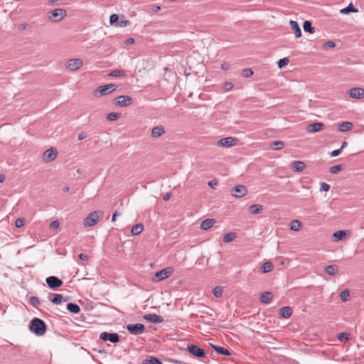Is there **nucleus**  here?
I'll return each instance as SVG.
<instances>
[{
    "mask_svg": "<svg viewBox=\"0 0 364 364\" xmlns=\"http://www.w3.org/2000/svg\"><path fill=\"white\" fill-rule=\"evenodd\" d=\"M30 331L37 336H41L45 334L47 330L46 323L41 318H33L29 324Z\"/></svg>",
    "mask_w": 364,
    "mask_h": 364,
    "instance_id": "f257e3e1",
    "label": "nucleus"
},
{
    "mask_svg": "<svg viewBox=\"0 0 364 364\" xmlns=\"http://www.w3.org/2000/svg\"><path fill=\"white\" fill-rule=\"evenodd\" d=\"M103 216V212L102 210H95L90 213L83 221L85 227H92L96 225L100 218Z\"/></svg>",
    "mask_w": 364,
    "mask_h": 364,
    "instance_id": "f03ea898",
    "label": "nucleus"
},
{
    "mask_svg": "<svg viewBox=\"0 0 364 364\" xmlns=\"http://www.w3.org/2000/svg\"><path fill=\"white\" fill-rule=\"evenodd\" d=\"M117 88V85L115 84H107L102 86H100L97 87L93 92V95L95 97H101L104 95H109L114 92Z\"/></svg>",
    "mask_w": 364,
    "mask_h": 364,
    "instance_id": "7ed1b4c3",
    "label": "nucleus"
},
{
    "mask_svg": "<svg viewBox=\"0 0 364 364\" xmlns=\"http://www.w3.org/2000/svg\"><path fill=\"white\" fill-rule=\"evenodd\" d=\"M67 11L63 9H55L48 14V19L52 22H59L65 17Z\"/></svg>",
    "mask_w": 364,
    "mask_h": 364,
    "instance_id": "20e7f679",
    "label": "nucleus"
},
{
    "mask_svg": "<svg viewBox=\"0 0 364 364\" xmlns=\"http://www.w3.org/2000/svg\"><path fill=\"white\" fill-rule=\"evenodd\" d=\"M133 99L127 95H120L114 100V104L124 107H127L132 103Z\"/></svg>",
    "mask_w": 364,
    "mask_h": 364,
    "instance_id": "39448f33",
    "label": "nucleus"
},
{
    "mask_svg": "<svg viewBox=\"0 0 364 364\" xmlns=\"http://www.w3.org/2000/svg\"><path fill=\"white\" fill-rule=\"evenodd\" d=\"M83 62L80 58L70 59L66 63V68L70 71H75L82 66Z\"/></svg>",
    "mask_w": 364,
    "mask_h": 364,
    "instance_id": "423d86ee",
    "label": "nucleus"
},
{
    "mask_svg": "<svg viewBox=\"0 0 364 364\" xmlns=\"http://www.w3.org/2000/svg\"><path fill=\"white\" fill-rule=\"evenodd\" d=\"M127 329L129 333L133 335H140L144 333L145 327L141 323L129 324Z\"/></svg>",
    "mask_w": 364,
    "mask_h": 364,
    "instance_id": "0eeeda50",
    "label": "nucleus"
},
{
    "mask_svg": "<svg viewBox=\"0 0 364 364\" xmlns=\"http://www.w3.org/2000/svg\"><path fill=\"white\" fill-rule=\"evenodd\" d=\"M100 338L104 341H109L112 343L119 341V336L117 333L102 332L100 334Z\"/></svg>",
    "mask_w": 364,
    "mask_h": 364,
    "instance_id": "6e6552de",
    "label": "nucleus"
},
{
    "mask_svg": "<svg viewBox=\"0 0 364 364\" xmlns=\"http://www.w3.org/2000/svg\"><path fill=\"white\" fill-rule=\"evenodd\" d=\"M58 156V152L54 148L47 149L43 155V160L46 163L54 161Z\"/></svg>",
    "mask_w": 364,
    "mask_h": 364,
    "instance_id": "1a4fd4ad",
    "label": "nucleus"
},
{
    "mask_svg": "<svg viewBox=\"0 0 364 364\" xmlns=\"http://www.w3.org/2000/svg\"><path fill=\"white\" fill-rule=\"evenodd\" d=\"M46 284L52 289H56L63 285V281L55 276H50L46 278Z\"/></svg>",
    "mask_w": 364,
    "mask_h": 364,
    "instance_id": "9d476101",
    "label": "nucleus"
},
{
    "mask_svg": "<svg viewBox=\"0 0 364 364\" xmlns=\"http://www.w3.org/2000/svg\"><path fill=\"white\" fill-rule=\"evenodd\" d=\"M247 193V190L245 186L239 185L233 187L231 190V195L235 198L245 196Z\"/></svg>",
    "mask_w": 364,
    "mask_h": 364,
    "instance_id": "9b49d317",
    "label": "nucleus"
},
{
    "mask_svg": "<svg viewBox=\"0 0 364 364\" xmlns=\"http://www.w3.org/2000/svg\"><path fill=\"white\" fill-rule=\"evenodd\" d=\"M188 350L190 353L197 358H203L205 356V351L203 349L199 348L198 346L191 344L188 346Z\"/></svg>",
    "mask_w": 364,
    "mask_h": 364,
    "instance_id": "f8f14e48",
    "label": "nucleus"
},
{
    "mask_svg": "<svg viewBox=\"0 0 364 364\" xmlns=\"http://www.w3.org/2000/svg\"><path fill=\"white\" fill-rule=\"evenodd\" d=\"M237 139L234 137L228 136L219 140L217 143L218 146L221 147H231L235 144Z\"/></svg>",
    "mask_w": 364,
    "mask_h": 364,
    "instance_id": "ddd939ff",
    "label": "nucleus"
},
{
    "mask_svg": "<svg viewBox=\"0 0 364 364\" xmlns=\"http://www.w3.org/2000/svg\"><path fill=\"white\" fill-rule=\"evenodd\" d=\"M349 95L352 98L360 99L364 97V89L361 87H353L349 90Z\"/></svg>",
    "mask_w": 364,
    "mask_h": 364,
    "instance_id": "4468645a",
    "label": "nucleus"
},
{
    "mask_svg": "<svg viewBox=\"0 0 364 364\" xmlns=\"http://www.w3.org/2000/svg\"><path fill=\"white\" fill-rule=\"evenodd\" d=\"M144 318L147 321L153 323H159L164 321L163 317L155 314H148L144 316Z\"/></svg>",
    "mask_w": 364,
    "mask_h": 364,
    "instance_id": "2eb2a0df",
    "label": "nucleus"
},
{
    "mask_svg": "<svg viewBox=\"0 0 364 364\" xmlns=\"http://www.w3.org/2000/svg\"><path fill=\"white\" fill-rule=\"evenodd\" d=\"M325 125L322 122H315L308 125L307 132L309 133H314L322 130Z\"/></svg>",
    "mask_w": 364,
    "mask_h": 364,
    "instance_id": "dca6fc26",
    "label": "nucleus"
},
{
    "mask_svg": "<svg viewBox=\"0 0 364 364\" xmlns=\"http://www.w3.org/2000/svg\"><path fill=\"white\" fill-rule=\"evenodd\" d=\"M165 133V129L162 125L154 127L151 129V136L157 138L161 136Z\"/></svg>",
    "mask_w": 364,
    "mask_h": 364,
    "instance_id": "f3484780",
    "label": "nucleus"
},
{
    "mask_svg": "<svg viewBox=\"0 0 364 364\" xmlns=\"http://www.w3.org/2000/svg\"><path fill=\"white\" fill-rule=\"evenodd\" d=\"M171 274V271L168 269H164L155 273L156 281H161L166 279Z\"/></svg>",
    "mask_w": 364,
    "mask_h": 364,
    "instance_id": "a211bd4d",
    "label": "nucleus"
},
{
    "mask_svg": "<svg viewBox=\"0 0 364 364\" xmlns=\"http://www.w3.org/2000/svg\"><path fill=\"white\" fill-rule=\"evenodd\" d=\"M48 299L53 304L58 305L61 304L63 300V296L60 294L50 293L48 296Z\"/></svg>",
    "mask_w": 364,
    "mask_h": 364,
    "instance_id": "6ab92c4d",
    "label": "nucleus"
},
{
    "mask_svg": "<svg viewBox=\"0 0 364 364\" xmlns=\"http://www.w3.org/2000/svg\"><path fill=\"white\" fill-rule=\"evenodd\" d=\"M215 220L213 218H208L202 221L200 228L201 230H207L213 226Z\"/></svg>",
    "mask_w": 364,
    "mask_h": 364,
    "instance_id": "aec40b11",
    "label": "nucleus"
},
{
    "mask_svg": "<svg viewBox=\"0 0 364 364\" xmlns=\"http://www.w3.org/2000/svg\"><path fill=\"white\" fill-rule=\"evenodd\" d=\"M291 29L294 31L295 33L296 38H300L301 36V30L298 24V23L295 21L291 20L289 22Z\"/></svg>",
    "mask_w": 364,
    "mask_h": 364,
    "instance_id": "412c9836",
    "label": "nucleus"
},
{
    "mask_svg": "<svg viewBox=\"0 0 364 364\" xmlns=\"http://www.w3.org/2000/svg\"><path fill=\"white\" fill-rule=\"evenodd\" d=\"M306 167L305 164L301 161H296L292 163L291 168L295 172L302 171Z\"/></svg>",
    "mask_w": 364,
    "mask_h": 364,
    "instance_id": "4be33fe9",
    "label": "nucleus"
},
{
    "mask_svg": "<svg viewBox=\"0 0 364 364\" xmlns=\"http://www.w3.org/2000/svg\"><path fill=\"white\" fill-rule=\"evenodd\" d=\"M273 299L272 294L271 292L265 291L262 293L260 296V301L264 304H269Z\"/></svg>",
    "mask_w": 364,
    "mask_h": 364,
    "instance_id": "5701e85b",
    "label": "nucleus"
},
{
    "mask_svg": "<svg viewBox=\"0 0 364 364\" xmlns=\"http://www.w3.org/2000/svg\"><path fill=\"white\" fill-rule=\"evenodd\" d=\"M353 124L350 122H343L338 125V130L341 132L351 130Z\"/></svg>",
    "mask_w": 364,
    "mask_h": 364,
    "instance_id": "b1692460",
    "label": "nucleus"
},
{
    "mask_svg": "<svg viewBox=\"0 0 364 364\" xmlns=\"http://www.w3.org/2000/svg\"><path fill=\"white\" fill-rule=\"evenodd\" d=\"M325 272L331 276L336 275L338 272V267L337 265L332 264L325 267Z\"/></svg>",
    "mask_w": 364,
    "mask_h": 364,
    "instance_id": "393cba45",
    "label": "nucleus"
},
{
    "mask_svg": "<svg viewBox=\"0 0 364 364\" xmlns=\"http://www.w3.org/2000/svg\"><path fill=\"white\" fill-rule=\"evenodd\" d=\"M280 315L284 318H288L292 314V309L289 306H284L279 310Z\"/></svg>",
    "mask_w": 364,
    "mask_h": 364,
    "instance_id": "a878e982",
    "label": "nucleus"
},
{
    "mask_svg": "<svg viewBox=\"0 0 364 364\" xmlns=\"http://www.w3.org/2000/svg\"><path fill=\"white\" fill-rule=\"evenodd\" d=\"M142 364H163L162 362L156 357L147 356L143 361Z\"/></svg>",
    "mask_w": 364,
    "mask_h": 364,
    "instance_id": "bb28decb",
    "label": "nucleus"
},
{
    "mask_svg": "<svg viewBox=\"0 0 364 364\" xmlns=\"http://www.w3.org/2000/svg\"><path fill=\"white\" fill-rule=\"evenodd\" d=\"M211 346L217 353H218L221 355H228V356L231 355L230 352L225 348H223V347L218 346H215V345H213V344H211Z\"/></svg>",
    "mask_w": 364,
    "mask_h": 364,
    "instance_id": "cd10ccee",
    "label": "nucleus"
},
{
    "mask_svg": "<svg viewBox=\"0 0 364 364\" xmlns=\"http://www.w3.org/2000/svg\"><path fill=\"white\" fill-rule=\"evenodd\" d=\"M67 309L73 314H78L80 311V307L74 303H68L67 304Z\"/></svg>",
    "mask_w": 364,
    "mask_h": 364,
    "instance_id": "c85d7f7f",
    "label": "nucleus"
},
{
    "mask_svg": "<svg viewBox=\"0 0 364 364\" xmlns=\"http://www.w3.org/2000/svg\"><path fill=\"white\" fill-rule=\"evenodd\" d=\"M263 210V206L260 204H253L250 206L249 211L252 214H257L262 212Z\"/></svg>",
    "mask_w": 364,
    "mask_h": 364,
    "instance_id": "c756f323",
    "label": "nucleus"
},
{
    "mask_svg": "<svg viewBox=\"0 0 364 364\" xmlns=\"http://www.w3.org/2000/svg\"><path fill=\"white\" fill-rule=\"evenodd\" d=\"M108 75L112 77H126L127 72L124 70H113L109 73Z\"/></svg>",
    "mask_w": 364,
    "mask_h": 364,
    "instance_id": "7c9ffc66",
    "label": "nucleus"
},
{
    "mask_svg": "<svg viewBox=\"0 0 364 364\" xmlns=\"http://www.w3.org/2000/svg\"><path fill=\"white\" fill-rule=\"evenodd\" d=\"M144 229V225L142 223H138L135 225H134L132 228V235H138L139 234H140L142 230Z\"/></svg>",
    "mask_w": 364,
    "mask_h": 364,
    "instance_id": "2f4dec72",
    "label": "nucleus"
},
{
    "mask_svg": "<svg viewBox=\"0 0 364 364\" xmlns=\"http://www.w3.org/2000/svg\"><path fill=\"white\" fill-rule=\"evenodd\" d=\"M284 146V143L282 141H275L270 144L269 148L273 150H280Z\"/></svg>",
    "mask_w": 364,
    "mask_h": 364,
    "instance_id": "473e14b6",
    "label": "nucleus"
},
{
    "mask_svg": "<svg viewBox=\"0 0 364 364\" xmlns=\"http://www.w3.org/2000/svg\"><path fill=\"white\" fill-rule=\"evenodd\" d=\"M273 269V264L271 262H264L261 267V271L263 273L271 272Z\"/></svg>",
    "mask_w": 364,
    "mask_h": 364,
    "instance_id": "72a5a7b5",
    "label": "nucleus"
},
{
    "mask_svg": "<svg viewBox=\"0 0 364 364\" xmlns=\"http://www.w3.org/2000/svg\"><path fill=\"white\" fill-rule=\"evenodd\" d=\"M302 226V223L298 220H294L290 224V229L294 231H299Z\"/></svg>",
    "mask_w": 364,
    "mask_h": 364,
    "instance_id": "f704fd0d",
    "label": "nucleus"
},
{
    "mask_svg": "<svg viewBox=\"0 0 364 364\" xmlns=\"http://www.w3.org/2000/svg\"><path fill=\"white\" fill-rule=\"evenodd\" d=\"M304 31L313 33L315 31L314 27H312L311 22L309 21H305L303 25Z\"/></svg>",
    "mask_w": 364,
    "mask_h": 364,
    "instance_id": "c9c22d12",
    "label": "nucleus"
},
{
    "mask_svg": "<svg viewBox=\"0 0 364 364\" xmlns=\"http://www.w3.org/2000/svg\"><path fill=\"white\" fill-rule=\"evenodd\" d=\"M236 236L237 235L235 232H228L223 236V240L224 242L228 243L233 241L236 238Z\"/></svg>",
    "mask_w": 364,
    "mask_h": 364,
    "instance_id": "e433bc0d",
    "label": "nucleus"
},
{
    "mask_svg": "<svg viewBox=\"0 0 364 364\" xmlns=\"http://www.w3.org/2000/svg\"><path fill=\"white\" fill-rule=\"evenodd\" d=\"M346 232L345 230H338L333 233V237L335 240V241H340L341 240L344 236H346Z\"/></svg>",
    "mask_w": 364,
    "mask_h": 364,
    "instance_id": "4c0bfd02",
    "label": "nucleus"
},
{
    "mask_svg": "<svg viewBox=\"0 0 364 364\" xmlns=\"http://www.w3.org/2000/svg\"><path fill=\"white\" fill-rule=\"evenodd\" d=\"M358 9H355L352 4H350L347 7L341 9L340 12L343 14H348L350 12H357Z\"/></svg>",
    "mask_w": 364,
    "mask_h": 364,
    "instance_id": "58836bf2",
    "label": "nucleus"
},
{
    "mask_svg": "<svg viewBox=\"0 0 364 364\" xmlns=\"http://www.w3.org/2000/svg\"><path fill=\"white\" fill-rule=\"evenodd\" d=\"M121 114L117 112H110L107 114L106 119L109 121H115L120 117Z\"/></svg>",
    "mask_w": 364,
    "mask_h": 364,
    "instance_id": "ea45409f",
    "label": "nucleus"
},
{
    "mask_svg": "<svg viewBox=\"0 0 364 364\" xmlns=\"http://www.w3.org/2000/svg\"><path fill=\"white\" fill-rule=\"evenodd\" d=\"M223 288L220 286H218L213 289V294L217 298L221 297L223 296Z\"/></svg>",
    "mask_w": 364,
    "mask_h": 364,
    "instance_id": "a19ab883",
    "label": "nucleus"
},
{
    "mask_svg": "<svg viewBox=\"0 0 364 364\" xmlns=\"http://www.w3.org/2000/svg\"><path fill=\"white\" fill-rule=\"evenodd\" d=\"M350 296V293L348 289H344L340 293L341 300L343 302L347 301Z\"/></svg>",
    "mask_w": 364,
    "mask_h": 364,
    "instance_id": "79ce46f5",
    "label": "nucleus"
},
{
    "mask_svg": "<svg viewBox=\"0 0 364 364\" xmlns=\"http://www.w3.org/2000/svg\"><path fill=\"white\" fill-rule=\"evenodd\" d=\"M338 339L341 341H347L349 340L350 334L347 333H340L338 334Z\"/></svg>",
    "mask_w": 364,
    "mask_h": 364,
    "instance_id": "37998d69",
    "label": "nucleus"
},
{
    "mask_svg": "<svg viewBox=\"0 0 364 364\" xmlns=\"http://www.w3.org/2000/svg\"><path fill=\"white\" fill-rule=\"evenodd\" d=\"M29 303L33 306L36 307V306H38L41 304V301H40V300H39V299L38 297H36V296H31L29 299Z\"/></svg>",
    "mask_w": 364,
    "mask_h": 364,
    "instance_id": "c03bdc74",
    "label": "nucleus"
},
{
    "mask_svg": "<svg viewBox=\"0 0 364 364\" xmlns=\"http://www.w3.org/2000/svg\"><path fill=\"white\" fill-rule=\"evenodd\" d=\"M343 168V166L342 165H336V166H333L330 168V172L332 173V174H336L337 173H338L340 171H341Z\"/></svg>",
    "mask_w": 364,
    "mask_h": 364,
    "instance_id": "a18cd8bd",
    "label": "nucleus"
},
{
    "mask_svg": "<svg viewBox=\"0 0 364 364\" xmlns=\"http://www.w3.org/2000/svg\"><path fill=\"white\" fill-rule=\"evenodd\" d=\"M289 58H282V59H280V60L278 61V63H277V64H278V67H279V68H283L284 66L287 65L289 63Z\"/></svg>",
    "mask_w": 364,
    "mask_h": 364,
    "instance_id": "49530a36",
    "label": "nucleus"
},
{
    "mask_svg": "<svg viewBox=\"0 0 364 364\" xmlns=\"http://www.w3.org/2000/svg\"><path fill=\"white\" fill-rule=\"evenodd\" d=\"M242 76L245 77H249L253 75V71L250 68H245L242 70Z\"/></svg>",
    "mask_w": 364,
    "mask_h": 364,
    "instance_id": "de8ad7c7",
    "label": "nucleus"
},
{
    "mask_svg": "<svg viewBox=\"0 0 364 364\" xmlns=\"http://www.w3.org/2000/svg\"><path fill=\"white\" fill-rule=\"evenodd\" d=\"M330 190V185L325 182H321L320 183V191L323 192H327Z\"/></svg>",
    "mask_w": 364,
    "mask_h": 364,
    "instance_id": "09e8293b",
    "label": "nucleus"
},
{
    "mask_svg": "<svg viewBox=\"0 0 364 364\" xmlns=\"http://www.w3.org/2000/svg\"><path fill=\"white\" fill-rule=\"evenodd\" d=\"M15 225L17 228H21L25 225V219L19 218L16 220Z\"/></svg>",
    "mask_w": 364,
    "mask_h": 364,
    "instance_id": "8fccbe9b",
    "label": "nucleus"
},
{
    "mask_svg": "<svg viewBox=\"0 0 364 364\" xmlns=\"http://www.w3.org/2000/svg\"><path fill=\"white\" fill-rule=\"evenodd\" d=\"M119 20V16L117 14H112L109 18V22L111 24H114L115 23H117Z\"/></svg>",
    "mask_w": 364,
    "mask_h": 364,
    "instance_id": "3c124183",
    "label": "nucleus"
},
{
    "mask_svg": "<svg viewBox=\"0 0 364 364\" xmlns=\"http://www.w3.org/2000/svg\"><path fill=\"white\" fill-rule=\"evenodd\" d=\"M59 228V223L58 220H54L50 223V228L52 230H57Z\"/></svg>",
    "mask_w": 364,
    "mask_h": 364,
    "instance_id": "603ef678",
    "label": "nucleus"
},
{
    "mask_svg": "<svg viewBox=\"0 0 364 364\" xmlns=\"http://www.w3.org/2000/svg\"><path fill=\"white\" fill-rule=\"evenodd\" d=\"M335 43L332 41H328L324 43L323 48H334L335 47Z\"/></svg>",
    "mask_w": 364,
    "mask_h": 364,
    "instance_id": "864d4df0",
    "label": "nucleus"
},
{
    "mask_svg": "<svg viewBox=\"0 0 364 364\" xmlns=\"http://www.w3.org/2000/svg\"><path fill=\"white\" fill-rule=\"evenodd\" d=\"M130 22L128 20H122L119 22H118V25L120 27H126L127 26L129 25Z\"/></svg>",
    "mask_w": 364,
    "mask_h": 364,
    "instance_id": "5fc2aeb1",
    "label": "nucleus"
},
{
    "mask_svg": "<svg viewBox=\"0 0 364 364\" xmlns=\"http://www.w3.org/2000/svg\"><path fill=\"white\" fill-rule=\"evenodd\" d=\"M218 181L215 179L209 181L208 183V186H210L213 188H215L218 186Z\"/></svg>",
    "mask_w": 364,
    "mask_h": 364,
    "instance_id": "6e6d98bb",
    "label": "nucleus"
},
{
    "mask_svg": "<svg viewBox=\"0 0 364 364\" xmlns=\"http://www.w3.org/2000/svg\"><path fill=\"white\" fill-rule=\"evenodd\" d=\"M341 149L334 150L331 152V156L332 157H336V156H338L341 154Z\"/></svg>",
    "mask_w": 364,
    "mask_h": 364,
    "instance_id": "4d7b16f0",
    "label": "nucleus"
},
{
    "mask_svg": "<svg viewBox=\"0 0 364 364\" xmlns=\"http://www.w3.org/2000/svg\"><path fill=\"white\" fill-rule=\"evenodd\" d=\"M233 85L231 82H226L224 85V89L227 91L231 90L232 88Z\"/></svg>",
    "mask_w": 364,
    "mask_h": 364,
    "instance_id": "13d9d810",
    "label": "nucleus"
},
{
    "mask_svg": "<svg viewBox=\"0 0 364 364\" xmlns=\"http://www.w3.org/2000/svg\"><path fill=\"white\" fill-rule=\"evenodd\" d=\"M79 258H80V259L83 260V261H86V260H87V259H88L89 257H88L87 255H85V254L80 253V254L79 255Z\"/></svg>",
    "mask_w": 364,
    "mask_h": 364,
    "instance_id": "bf43d9fd",
    "label": "nucleus"
},
{
    "mask_svg": "<svg viewBox=\"0 0 364 364\" xmlns=\"http://www.w3.org/2000/svg\"><path fill=\"white\" fill-rule=\"evenodd\" d=\"M171 196V193H167L163 196V200L165 201H167L170 199Z\"/></svg>",
    "mask_w": 364,
    "mask_h": 364,
    "instance_id": "052dcab7",
    "label": "nucleus"
},
{
    "mask_svg": "<svg viewBox=\"0 0 364 364\" xmlns=\"http://www.w3.org/2000/svg\"><path fill=\"white\" fill-rule=\"evenodd\" d=\"M126 44L127 45H131L134 43V39L133 38H129L126 40Z\"/></svg>",
    "mask_w": 364,
    "mask_h": 364,
    "instance_id": "680f3d73",
    "label": "nucleus"
},
{
    "mask_svg": "<svg viewBox=\"0 0 364 364\" xmlns=\"http://www.w3.org/2000/svg\"><path fill=\"white\" fill-rule=\"evenodd\" d=\"M85 138H86V134L84 133V132H81L78 134V136H77V139L79 140H82L84 139Z\"/></svg>",
    "mask_w": 364,
    "mask_h": 364,
    "instance_id": "e2e57ef3",
    "label": "nucleus"
},
{
    "mask_svg": "<svg viewBox=\"0 0 364 364\" xmlns=\"http://www.w3.org/2000/svg\"><path fill=\"white\" fill-rule=\"evenodd\" d=\"M229 68V64L227 63H224L221 65V69L224 70H228Z\"/></svg>",
    "mask_w": 364,
    "mask_h": 364,
    "instance_id": "0e129e2a",
    "label": "nucleus"
},
{
    "mask_svg": "<svg viewBox=\"0 0 364 364\" xmlns=\"http://www.w3.org/2000/svg\"><path fill=\"white\" fill-rule=\"evenodd\" d=\"M117 215H118V212L116 210V211L113 213L112 217V222H114V221H115L116 218H117Z\"/></svg>",
    "mask_w": 364,
    "mask_h": 364,
    "instance_id": "69168bd1",
    "label": "nucleus"
},
{
    "mask_svg": "<svg viewBox=\"0 0 364 364\" xmlns=\"http://www.w3.org/2000/svg\"><path fill=\"white\" fill-rule=\"evenodd\" d=\"M6 176L3 174H0V183H2L5 181Z\"/></svg>",
    "mask_w": 364,
    "mask_h": 364,
    "instance_id": "338daca9",
    "label": "nucleus"
},
{
    "mask_svg": "<svg viewBox=\"0 0 364 364\" xmlns=\"http://www.w3.org/2000/svg\"><path fill=\"white\" fill-rule=\"evenodd\" d=\"M347 145H348L347 141H343L340 149H341V150H342L343 149H344L345 147H346V146H347Z\"/></svg>",
    "mask_w": 364,
    "mask_h": 364,
    "instance_id": "774afa93",
    "label": "nucleus"
}]
</instances>
